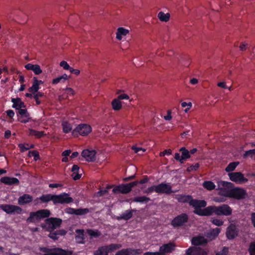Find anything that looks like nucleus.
<instances>
[{
  "instance_id": "1",
  "label": "nucleus",
  "mask_w": 255,
  "mask_h": 255,
  "mask_svg": "<svg viewBox=\"0 0 255 255\" xmlns=\"http://www.w3.org/2000/svg\"><path fill=\"white\" fill-rule=\"evenodd\" d=\"M176 198L180 203H188L190 206L194 208V213L200 216L202 210L201 208L207 206L206 201L193 199L192 196L189 195H177Z\"/></svg>"
},
{
  "instance_id": "2",
  "label": "nucleus",
  "mask_w": 255,
  "mask_h": 255,
  "mask_svg": "<svg viewBox=\"0 0 255 255\" xmlns=\"http://www.w3.org/2000/svg\"><path fill=\"white\" fill-rule=\"evenodd\" d=\"M232 209L227 204L221 205L209 206L202 209L200 216H228L232 214Z\"/></svg>"
},
{
  "instance_id": "3",
  "label": "nucleus",
  "mask_w": 255,
  "mask_h": 255,
  "mask_svg": "<svg viewBox=\"0 0 255 255\" xmlns=\"http://www.w3.org/2000/svg\"><path fill=\"white\" fill-rule=\"evenodd\" d=\"M39 250L45 253L43 255H71L72 251L64 250L59 248H48L47 247H40Z\"/></svg>"
},
{
  "instance_id": "4",
  "label": "nucleus",
  "mask_w": 255,
  "mask_h": 255,
  "mask_svg": "<svg viewBox=\"0 0 255 255\" xmlns=\"http://www.w3.org/2000/svg\"><path fill=\"white\" fill-rule=\"evenodd\" d=\"M62 222V219L60 218H48L45 220V223L42 224L41 227L46 228L47 231H54L61 226Z\"/></svg>"
},
{
  "instance_id": "5",
  "label": "nucleus",
  "mask_w": 255,
  "mask_h": 255,
  "mask_svg": "<svg viewBox=\"0 0 255 255\" xmlns=\"http://www.w3.org/2000/svg\"><path fill=\"white\" fill-rule=\"evenodd\" d=\"M122 247L121 244H111L108 246L99 247L95 251L94 255H109V253L117 250Z\"/></svg>"
},
{
  "instance_id": "6",
  "label": "nucleus",
  "mask_w": 255,
  "mask_h": 255,
  "mask_svg": "<svg viewBox=\"0 0 255 255\" xmlns=\"http://www.w3.org/2000/svg\"><path fill=\"white\" fill-rule=\"evenodd\" d=\"M233 184L224 181L218 182V189H219V195L225 197L231 198V189H227L226 188H232Z\"/></svg>"
},
{
  "instance_id": "7",
  "label": "nucleus",
  "mask_w": 255,
  "mask_h": 255,
  "mask_svg": "<svg viewBox=\"0 0 255 255\" xmlns=\"http://www.w3.org/2000/svg\"><path fill=\"white\" fill-rule=\"evenodd\" d=\"M138 182L133 181L128 184H122L117 186L113 189L114 193L119 192L122 194H128L130 192L132 188L136 186Z\"/></svg>"
},
{
  "instance_id": "8",
  "label": "nucleus",
  "mask_w": 255,
  "mask_h": 255,
  "mask_svg": "<svg viewBox=\"0 0 255 255\" xmlns=\"http://www.w3.org/2000/svg\"><path fill=\"white\" fill-rule=\"evenodd\" d=\"M188 220V215L186 213H181L172 220L171 225L174 228L182 227L187 223Z\"/></svg>"
},
{
  "instance_id": "9",
  "label": "nucleus",
  "mask_w": 255,
  "mask_h": 255,
  "mask_svg": "<svg viewBox=\"0 0 255 255\" xmlns=\"http://www.w3.org/2000/svg\"><path fill=\"white\" fill-rule=\"evenodd\" d=\"M73 202V199L65 192L62 193L59 195H55V205L58 204H68Z\"/></svg>"
},
{
  "instance_id": "10",
  "label": "nucleus",
  "mask_w": 255,
  "mask_h": 255,
  "mask_svg": "<svg viewBox=\"0 0 255 255\" xmlns=\"http://www.w3.org/2000/svg\"><path fill=\"white\" fill-rule=\"evenodd\" d=\"M247 193L244 188L235 187L231 189V198L237 200H242L246 198Z\"/></svg>"
},
{
  "instance_id": "11",
  "label": "nucleus",
  "mask_w": 255,
  "mask_h": 255,
  "mask_svg": "<svg viewBox=\"0 0 255 255\" xmlns=\"http://www.w3.org/2000/svg\"><path fill=\"white\" fill-rule=\"evenodd\" d=\"M0 208L7 214H20L22 212V209L20 207L10 204H3L0 206Z\"/></svg>"
},
{
  "instance_id": "12",
  "label": "nucleus",
  "mask_w": 255,
  "mask_h": 255,
  "mask_svg": "<svg viewBox=\"0 0 255 255\" xmlns=\"http://www.w3.org/2000/svg\"><path fill=\"white\" fill-rule=\"evenodd\" d=\"M228 175L231 181L236 183H243L248 181V179L245 178L244 174L240 172H231Z\"/></svg>"
},
{
  "instance_id": "13",
  "label": "nucleus",
  "mask_w": 255,
  "mask_h": 255,
  "mask_svg": "<svg viewBox=\"0 0 255 255\" xmlns=\"http://www.w3.org/2000/svg\"><path fill=\"white\" fill-rule=\"evenodd\" d=\"M155 192L158 194H170L173 192L169 183H161L156 186Z\"/></svg>"
},
{
  "instance_id": "14",
  "label": "nucleus",
  "mask_w": 255,
  "mask_h": 255,
  "mask_svg": "<svg viewBox=\"0 0 255 255\" xmlns=\"http://www.w3.org/2000/svg\"><path fill=\"white\" fill-rule=\"evenodd\" d=\"M239 230L234 224L230 225L227 229L226 235L228 239L233 240L238 236Z\"/></svg>"
},
{
  "instance_id": "15",
  "label": "nucleus",
  "mask_w": 255,
  "mask_h": 255,
  "mask_svg": "<svg viewBox=\"0 0 255 255\" xmlns=\"http://www.w3.org/2000/svg\"><path fill=\"white\" fill-rule=\"evenodd\" d=\"M96 152L95 150L86 149L82 151L81 155L88 161H93L95 160Z\"/></svg>"
},
{
  "instance_id": "16",
  "label": "nucleus",
  "mask_w": 255,
  "mask_h": 255,
  "mask_svg": "<svg viewBox=\"0 0 255 255\" xmlns=\"http://www.w3.org/2000/svg\"><path fill=\"white\" fill-rule=\"evenodd\" d=\"M208 242V240L202 236L194 237L191 239V244L194 246H206Z\"/></svg>"
},
{
  "instance_id": "17",
  "label": "nucleus",
  "mask_w": 255,
  "mask_h": 255,
  "mask_svg": "<svg viewBox=\"0 0 255 255\" xmlns=\"http://www.w3.org/2000/svg\"><path fill=\"white\" fill-rule=\"evenodd\" d=\"M175 249V245L173 243H168L163 245L159 248L161 255H165L166 253H171Z\"/></svg>"
},
{
  "instance_id": "18",
  "label": "nucleus",
  "mask_w": 255,
  "mask_h": 255,
  "mask_svg": "<svg viewBox=\"0 0 255 255\" xmlns=\"http://www.w3.org/2000/svg\"><path fill=\"white\" fill-rule=\"evenodd\" d=\"M0 181L6 185H18L19 183V180L15 177L4 176L0 178Z\"/></svg>"
},
{
  "instance_id": "19",
  "label": "nucleus",
  "mask_w": 255,
  "mask_h": 255,
  "mask_svg": "<svg viewBox=\"0 0 255 255\" xmlns=\"http://www.w3.org/2000/svg\"><path fill=\"white\" fill-rule=\"evenodd\" d=\"M33 197L29 194H24L18 199V204L19 205H24L29 204L33 201Z\"/></svg>"
},
{
  "instance_id": "20",
  "label": "nucleus",
  "mask_w": 255,
  "mask_h": 255,
  "mask_svg": "<svg viewBox=\"0 0 255 255\" xmlns=\"http://www.w3.org/2000/svg\"><path fill=\"white\" fill-rule=\"evenodd\" d=\"M136 211V210L135 209L127 210L120 216H118L117 219L119 221L121 220L128 221L132 217L133 213Z\"/></svg>"
},
{
  "instance_id": "21",
  "label": "nucleus",
  "mask_w": 255,
  "mask_h": 255,
  "mask_svg": "<svg viewBox=\"0 0 255 255\" xmlns=\"http://www.w3.org/2000/svg\"><path fill=\"white\" fill-rule=\"evenodd\" d=\"M221 232L220 228H216L213 229L207 232L206 234V237L209 239V241H213L215 240L219 235Z\"/></svg>"
},
{
  "instance_id": "22",
  "label": "nucleus",
  "mask_w": 255,
  "mask_h": 255,
  "mask_svg": "<svg viewBox=\"0 0 255 255\" xmlns=\"http://www.w3.org/2000/svg\"><path fill=\"white\" fill-rule=\"evenodd\" d=\"M24 67L27 70L32 71L36 75H39L42 72L40 66L38 64H32L31 63H28L25 65Z\"/></svg>"
},
{
  "instance_id": "23",
  "label": "nucleus",
  "mask_w": 255,
  "mask_h": 255,
  "mask_svg": "<svg viewBox=\"0 0 255 255\" xmlns=\"http://www.w3.org/2000/svg\"><path fill=\"white\" fill-rule=\"evenodd\" d=\"M55 195L51 194H43L39 198L36 200H40L41 203H47L52 201L55 205Z\"/></svg>"
},
{
  "instance_id": "24",
  "label": "nucleus",
  "mask_w": 255,
  "mask_h": 255,
  "mask_svg": "<svg viewBox=\"0 0 255 255\" xmlns=\"http://www.w3.org/2000/svg\"><path fill=\"white\" fill-rule=\"evenodd\" d=\"M11 102L13 103L12 107L16 110H19L21 108H25L26 106L24 102H23L20 98H12Z\"/></svg>"
},
{
  "instance_id": "25",
  "label": "nucleus",
  "mask_w": 255,
  "mask_h": 255,
  "mask_svg": "<svg viewBox=\"0 0 255 255\" xmlns=\"http://www.w3.org/2000/svg\"><path fill=\"white\" fill-rule=\"evenodd\" d=\"M129 32V31L128 29L123 27H119L116 32V38L119 40H121L124 36H126Z\"/></svg>"
},
{
  "instance_id": "26",
  "label": "nucleus",
  "mask_w": 255,
  "mask_h": 255,
  "mask_svg": "<svg viewBox=\"0 0 255 255\" xmlns=\"http://www.w3.org/2000/svg\"><path fill=\"white\" fill-rule=\"evenodd\" d=\"M92 130V127L90 125L87 124H81V135L87 136Z\"/></svg>"
},
{
  "instance_id": "27",
  "label": "nucleus",
  "mask_w": 255,
  "mask_h": 255,
  "mask_svg": "<svg viewBox=\"0 0 255 255\" xmlns=\"http://www.w3.org/2000/svg\"><path fill=\"white\" fill-rule=\"evenodd\" d=\"M34 214L39 217L40 220L42 219L48 217L50 215V212L48 209H41L36 211Z\"/></svg>"
},
{
  "instance_id": "28",
  "label": "nucleus",
  "mask_w": 255,
  "mask_h": 255,
  "mask_svg": "<svg viewBox=\"0 0 255 255\" xmlns=\"http://www.w3.org/2000/svg\"><path fill=\"white\" fill-rule=\"evenodd\" d=\"M43 83V81H34L32 86L28 89L29 92L33 94L38 92V91L39 89V85Z\"/></svg>"
},
{
  "instance_id": "29",
  "label": "nucleus",
  "mask_w": 255,
  "mask_h": 255,
  "mask_svg": "<svg viewBox=\"0 0 255 255\" xmlns=\"http://www.w3.org/2000/svg\"><path fill=\"white\" fill-rule=\"evenodd\" d=\"M79 167L77 165H74L72 166L71 171L73 173L71 174V176L74 180H76L80 179V174L78 173Z\"/></svg>"
},
{
  "instance_id": "30",
  "label": "nucleus",
  "mask_w": 255,
  "mask_h": 255,
  "mask_svg": "<svg viewBox=\"0 0 255 255\" xmlns=\"http://www.w3.org/2000/svg\"><path fill=\"white\" fill-rule=\"evenodd\" d=\"M179 151L182 152L181 160L183 161V163L185 160L190 157L189 151L185 147L180 148Z\"/></svg>"
},
{
  "instance_id": "31",
  "label": "nucleus",
  "mask_w": 255,
  "mask_h": 255,
  "mask_svg": "<svg viewBox=\"0 0 255 255\" xmlns=\"http://www.w3.org/2000/svg\"><path fill=\"white\" fill-rule=\"evenodd\" d=\"M157 17L161 21L167 22L169 20L170 14L169 13H165L163 11H160L157 14Z\"/></svg>"
},
{
  "instance_id": "32",
  "label": "nucleus",
  "mask_w": 255,
  "mask_h": 255,
  "mask_svg": "<svg viewBox=\"0 0 255 255\" xmlns=\"http://www.w3.org/2000/svg\"><path fill=\"white\" fill-rule=\"evenodd\" d=\"M201 248L196 247H189L186 250V255H197L199 250Z\"/></svg>"
},
{
  "instance_id": "33",
  "label": "nucleus",
  "mask_w": 255,
  "mask_h": 255,
  "mask_svg": "<svg viewBox=\"0 0 255 255\" xmlns=\"http://www.w3.org/2000/svg\"><path fill=\"white\" fill-rule=\"evenodd\" d=\"M33 213H35V212H31L30 213L29 216L26 219L27 223H34L35 221H40L39 217L37 216L36 214Z\"/></svg>"
},
{
  "instance_id": "34",
  "label": "nucleus",
  "mask_w": 255,
  "mask_h": 255,
  "mask_svg": "<svg viewBox=\"0 0 255 255\" xmlns=\"http://www.w3.org/2000/svg\"><path fill=\"white\" fill-rule=\"evenodd\" d=\"M150 200V199L149 197L145 196L135 197L132 199L133 202L138 203H147Z\"/></svg>"
},
{
  "instance_id": "35",
  "label": "nucleus",
  "mask_w": 255,
  "mask_h": 255,
  "mask_svg": "<svg viewBox=\"0 0 255 255\" xmlns=\"http://www.w3.org/2000/svg\"><path fill=\"white\" fill-rule=\"evenodd\" d=\"M113 109L115 111L120 110L122 108L121 102L118 99H115L112 102Z\"/></svg>"
},
{
  "instance_id": "36",
  "label": "nucleus",
  "mask_w": 255,
  "mask_h": 255,
  "mask_svg": "<svg viewBox=\"0 0 255 255\" xmlns=\"http://www.w3.org/2000/svg\"><path fill=\"white\" fill-rule=\"evenodd\" d=\"M239 164V162L234 161L230 163L226 167L225 171L227 172L233 171L235 169L237 166Z\"/></svg>"
},
{
  "instance_id": "37",
  "label": "nucleus",
  "mask_w": 255,
  "mask_h": 255,
  "mask_svg": "<svg viewBox=\"0 0 255 255\" xmlns=\"http://www.w3.org/2000/svg\"><path fill=\"white\" fill-rule=\"evenodd\" d=\"M203 187L208 190H212L215 189L216 185L211 181H205L203 183Z\"/></svg>"
},
{
  "instance_id": "38",
  "label": "nucleus",
  "mask_w": 255,
  "mask_h": 255,
  "mask_svg": "<svg viewBox=\"0 0 255 255\" xmlns=\"http://www.w3.org/2000/svg\"><path fill=\"white\" fill-rule=\"evenodd\" d=\"M29 135H34L37 138H40L45 135L43 131H37L32 128L29 129Z\"/></svg>"
},
{
  "instance_id": "39",
  "label": "nucleus",
  "mask_w": 255,
  "mask_h": 255,
  "mask_svg": "<svg viewBox=\"0 0 255 255\" xmlns=\"http://www.w3.org/2000/svg\"><path fill=\"white\" fill-rule=\"evenodd\" d=\"M87 234L91 237L97 238L101 236V234L98 230H93L92 229H88Z\"/></svg>"
},
{
  "instance_id": "40",
  "label": "nucleus",
  "mask_w": 255,
  "mask_h": 255,
  "mask_svg": "<svg viewBox=\"0 0 255 255\" xmlns=\"http://www.w3.org/2000/svg\"><path fill=\"white\" fill-rule=\"evenodd\" d=\"M65 213L69 214L80 215V208L75 209L72 208H67L65 209Z\"/></svg>"
},
{
  "instance_id": "41",
  "label": "nucleus",
  "mask_w": 255,
  "mask_h": 255,
  "mask_svg": "<svg viewBox=\"0 0 255 255\" xmlns=\"http://www.w3.org/2000/svg\"><path fill=\"white\" fill-rule=\"evenodd\" d=\"M44 95V93L40 92L35 93L34 94L33 98L35 99L36 101V104L37 105H39L41 103V101L39 100V98L43 97Z\"/></svg>"
},
{
  "instance_id": "42",
  "label": "nucleus",
  "mask_w": 255,
  "mask_h": 255,
  "mask_svg": "<svg viewBox=\"0 0 255 255\" xmlns=\"http://www.w3.org/2000/svg\"><path fill=\"white\" fill-rule=\"evenodd\" d=\"M254 156H255V148L245 151L243 156L244 158H246L248 156H250L251 158H254Z\"/></svg>"
},
{
  "instance_id": "43",
  "label": "nucleus",
  "mask_w": 255,
  "mask_h": 255,
  "mask_svg": "<svg viewBox=\"0 0 255 255\" xmlns=\"http://www.w3.org/2000/svg\"><path fill=\"white\" fill-rule=\"evenodd\" d=\"M63 130L64 133H68L72 129L71 125L68 122H64L62 124Z\"/></svg>"
},
{
  "instance_id": "44",
  "label": "nucleus",
  "mask_w": 255,
  "mask_h": 255,
  "mask_svg": "<svg viewBox=\"0 0 255 255\" xmlns=\"http://www.w3.org/2000/svg\"><path fill=\"white\" fill-rule=\"evenodd\" d=\"M18 121L21 123L26 124L31 121V118L30 116V114H29L22 118H18Z\"/></svg>"
},
{
  "instance_id": "45",
  "label": "nucleus",
  "mask_w": 255,
  "mask_h": 255,
  "mask_svg": "<svg viewBox=\"0 0 255 255\" xmlns=\"http://www.w3.org/2000/svg\"><path fill=\"white\" fill-rule=\"evenodd\" d=\"M27 147H24L23 143H19L18 144V147L20 148V151L21 152H24L29 149L33 148L34 147L33 144L29 145L28 143H26Z\"/></svg>"
},
{
  "instance_id": "46",
  "label": "nucleus",
  "mask_w": 255,
  "mask_h": 255,
  "mask_svg": "<svg viewBox=\"0 0 255 255\" xmlns=\"http://www.w3.org/2000/svg\"><path fill=\"white\" fill-rule=\"evenodd\" d=\"M74 77H73L71 75H68L66 73H64L61 76H58L56 78L53 79V80H66L67 79H73Z\"/></svg>"
},
{
  "instance_id": "47",
  "label": "nucleus",
  "mask_w": 255,
  "mask_h": 255,
  "mask_svg": "<svg viewBox=\"0 0 255 255\" xmlns=\"http://www.w3.org/2000/svg\"><path fill=\"white\" fill-rule=\"evenodd\" d=\"M129 250L130 248L122 249L117 252L115 255H130Z\"/></svg>"
},
{
  "instance_id": "48",
  "label": "nucleus",
  "mask_w": 255,
  "mask_h": 255,
  "mask_svg": "<svg viewBox=\"0 0 255 255\" xmlns=\"http://www.w3.org/2000/svg\"><path fill=\"white\" fill-rule=\"evenodd\" d=\"M212 223L217 226H221L223 225L224 221L217 218H212L211 220Z\"/></svg>"
},
{
  "instance_id": "49",
  "label": "nucleus",
  "mask_w": 255,
  "mask_h": 255,
  "mask_svg": "<svg viewBox=\"0 0 255 255\" xmlns=\"http://www.w3.org/2000/svg\"><path fill=\"white\" fill-rule=\"evenodd\" d=\"M199 166H200L199 164L198 163H196L194 165L192 164L191 165H190L189 167H188L187 168L186 170L187 172H189L192 171H196L198 169V168H199Z\"/></svg>"
},
{
  "instance_id": "50",
  "label": "nucleus",
  "mask_w": 255,
  "mask_h": 255,
  "mask_svg": "<svg viewBox=\"0 0 255 255\" xmlns=\"http://www.w3.org/2000/svg\"><path fill=\"white\" fill-rule=\"evenodd\" d=\"M250 255H254L255 254V242H251L249 248Z\"/></svg>"
},
{
  "instance_id": "51",
  "label": "nucleus",
  "mask_w": 255,
  "mask_h": 255,
  "mask_svg": "<svg viewBox=\"0 0 255 255\" xmlns=\"http://www.w3.org/2000/svg\"><path fill=\"white\" fill-rule=\"evenodd\" d=\"M17 114L20 116L21 118L25 116V115H28L29 114V113L28 112L27 109L25 108H21L18 110Z\"/></svg>"
},
{
  "instance_id": "52",
  "label": "nucleus",
  "mask_w": 255,
  "mask_h": 255,
  "mask_svg": "<svg viewBox=\"0 0 255 255\" xmlns=\"http://www.w3.org/2000/svg\"><path fill=\"white\" fill-rule=\"evenodd\" d=\"M59 65L63 68V69L65 70H70L71 68V67L68 64V63L65 61H62L60 62Z\"/></svg>"
},
{
  "instance_id": "53",
  "label": "nucleus",
  "mask_w": 255,
  "mask_h": 255,
  "mask_svg": "<svg viewBox=\"0 0 255 255\" xmlns=\"http://www.w3.org/2000/svg\"><path fill=\"white\" fill-rule=\"evenodd\" d=\"M229 253V248L227 247H223L221 251L218 252L216 255H227Z\"/></svg>"
},
{
  "instance_id": "54",
  "label": "nucleus",
  "mask_w": 255,
  "mask_h": 255,
  "mask_svg": "<svg viewBox=\"0 0 255 255\" xmlns=\"http://www.w3.org/2000/svg\"><path fill=\"white\" fill-rule=\"evenodd\" d=\"M181 105L183 108L187 107V108L184 110V111L186 113H187L192 107V103L191 102L186 103L185 102H183L181 103Z\"/></svg>"
},
{
  "instance_id": "55",
  "label": "nucleus",
  "mask_w": 255,
  "mask_h": 255,
  "mask_svg": "<svg viewBox=\"0 0 255 255\" xmlns=\"http://www.w3.org/2000/svg\"><path fill=\"white\" fill-rule=\"evenodd\" d=\"M156 186V185H153L148 187L145 191H144V193L146 194H150L154 191L155 192Z\"/></svg>"
},
{
  "instance_id": "56",
  "label": "nucleus",
  "mask_w": 255,
  "mask_h": 255,
  "mask_svg": "<svg viewBox=\"0 0 255 255\" xmlns=\"http://www.w3.org/2000/svg\"><path fill=\"white\" fill-rule=\"evenodd\" d=\"M156 186V185H153L148 187L145 191H144V193L146 194H150L154 191L155 192Z\"/></svg>"
},
{
  "instance_id": "57",
  "label": "nucleus",
  "mask_w": 255,
  "mask_h": 255,
  "mask_svg": "<svg viewBox=\"0 0 255 255\" xmlns=\"http://www.w3.org/2000/svg\"><path fill=\"white\" fill-rule=\"evenodd\" d=\"M50 232V234L49 235V237L53 239V240L55 241L58 240V236L57 235L56 233L54 231H49Z\"/></svg>"
},
{
  "instance_id": "58",
  "label": "nucleus",
  "mask_w": 255,
  "mask_h": 255,
  "mask_svg": "<svg viewBox=\"0 0 255 255\" xmlns=\"http://www.w3.org/2000/svg\"><path fill=\"white\" fill-rule=\"evenodd\" d=\"M129 252L130 255H139L142 253V251L140 249H132L130 248Z\"/></svg>"
},
{
  "instance_id": "59",
  "label": "nucleus",
  "mask_w": 255,
  "mask_h": 255,
  "mask_svg": "<svg viewBox=\"0 0 255 255\" xmlns=\"http://www.w3.org/2000/svg\"><path fill=\"white\" fill-rule=\"evenodd\" d=\"M172 153V151L170 149L164 150L163 151L160 153V156H164L165 155H170Z\"/></svg>"
},
{
  "instance_id": "60",
  "label": "nucleus",
  "mask_w": 255,
  "mask_h": 255,
  "mask_svg": "<svg viewBox=\"0 0 255 255\" xmlns=\"http://www.w3.org/2000/svg\"><path fill=\"white\" fill-rule=\"evenodd\" d=\"M30 152L31 153L32 155L34 157V159L35 160H37L38 159H39V153L36 151V150H32L30 151Z\"/></svg>"
},
{
  "instance_id": "61",
  "label": "nucleus",
  "mask_w": 255,
  "mask_h": 255,
  "mask_svg": "<svg viewBox=\"0 0 255 255\" xmlns=\"http://www.w3.org/2000/svg\"><path fill=\"white\" fill-rule=\"evenodd\" d=\"M129 98V97L128 95L124 93L119 95L117 99H119V100L120 101L121 100H128Z\"/></svg>"
},
{
  "instance_id": "62",
  "label": "nucleus",
  "mask_w": 255,
  "mask_h": 255,
  "mask_svg": "<svg viewBox=\"0 0 255 255\" xmlns=\"http://www.w3.org/2000/svg\"><path fill=\"white\" fill-rule=\"evenodd\" d=\"M55 232L58 236H64L67 233V231L64 229H60Z\"/></svg>"
},
{
  "instance_id": "63",
  "label": "nucleus",
  "mask_w": 255,
  "mask_h": 255,
  "mask_svg": "<svg viewBox=\"0 0 255 255\" xmlns=\"http://www.w3.org/2000/svg\"><path fill=\"white\" fill-rule=\"evenodd\" d=\"M247 46H248V44L247 43H246L245 42H242L239 47L241 51H245L247 49Z\"/></svg>"
},
{
  "instance_id": "64",
  "label": "nucleus",
  "mask_w": 255,
  "mask_h": 255,
  "mask_svg": "<svg viewBox=\"0 0 255 255\" xmlns=\"http://www.w3.org/2000/svg\"><path fill=\"white\" fill-rule=\"evenodd\" d=\"M143 255H161V254L159 252H147L143 254Z\"/></svg>"
}]
</instances>
